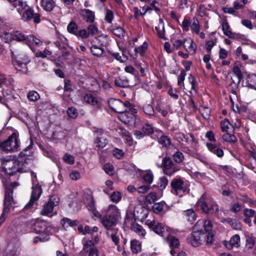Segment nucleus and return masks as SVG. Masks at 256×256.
<instances>
[{
	"label": "nucleus",
	"instance_id": "nucleus-26",
	"mask_svg": "<svg viewBox=\"0 0 256 256\" xmlns=\"http://www.w3.org/2000/svg\"><path fill=\"white\" fill-rule=\"evenodd\" d=\"M92 54L97 57H101L104 52V49L102 46H99L97 45H93L90 48Z\"/></svg>",
	"mask_w": 256,
	"mask_h": 256
},
{
	"label": "nucleus",
	"instance_id": "nucleus-50",
	"mask_svg": "<svg viewBox=\"0 0 256 256\" xmlns=\"http://www.w3.org/2000/svg\"><path fill=\"white\" fill-rule=\"evenodd\" d=\"M158 141L160 144L166 148L168 147L171 144L170 140L166 136H162Z\"/></svg>",
	"mask_w": 256,
	"mask_h": 256
},
{
	"label": "nucleus",
	"instance_id": "nucleus-49",
	"mask_svg": "<svg viewBox=\"0 0 256 256\" xmlns=\"http://www.w3.org/2000/svg\"><path fill=\"white\" fill-rule=\"evenodd\" d=\"M191 29L192 31L198 34L200 32L199 22L196 18H192V20Z\"/></svg>",
	"mask_w": 256,
	"mask_h": 256
},
{
	"label": "nucleus",
	"instance_id": "nucleus-1",
	"mask_svg": "<svg viewBox=\"0 0 256 256\" xmlns=\"http://www.w3.org/2000/svg\"><path fill=\"white\" fill-rule=\"evenodd\" d=\"M214 234L212 233L204 232L203 230H194L187 238L188 242L194 247H198L206 242L211 244L214 240Z\"/></svg>",
	"mask_w": 256,
	"mask_h": 256
},
{
	"label": "nucleus",
	"instance_id": "nucleus-17",
	"mask_svg": "<svg viewBox=\"0 0 256 256\" xmlns=\"http://www.w3.org/2000/svg\"><path fill=\"white\" fill-rule=\"evenodd\" d=\"M25 43L32 50L34 46H42V42L40 39L34 37L33 35L26 36Z\"/></svg>",
	"mask_w": 256,
	"mask_h": 256
},
{
	"label": "nucleus",
	"instance_id": "nucleus-36",
	"mask_svg": "<svg viewBox=\"0 0 256 256\" xmlns=\"http://www.w3.org/2000/svg\"><path fill=\"white\" fill-rule=\"evenodd\" d=\"M168 180L166 176H162L160 178L158 181L157 183V187L160 190H162L165 189L168 186Z\"/></svg>",
	"mask_w": 256,
	"mask_h": 256
},
{
	"label": "nucleus",
	"instance_id": "nucleus-15",
	"mask_svg": "<svg viewBox=\"0 0 256 256\" xmlns=\"http://www.w3.org/2000/svg\"><path fill=\"white\" fill-rule=\"evenodd\" d=\"M94 143L99 148H104L108 144L107 135L104 133H97Z\"/></svg>",
	"mask_w": 256,
	"mask_h": 256
},
{
	"label": "nucleus",
	"instance_id": "nucleus-54",
	"mask_svg": "<svg viewBox=\"0 0 256 256\" xmlns=\"http://www.w3.org/2000/svg\"><path fill=\"white\" fill-rule=\"evenodd\" d=\"M40 96L39 94L34 90L30 92L28 94V99L32 102H35L40 98Z\"/></svg>",
	"mask_w": 256,
	"mask_h": 256
},
{
	"label": "nucleus",
	"instance_id": "nucleus-29",
	"mask_svg": "<svg viewBox=\"0 0 256 256\" xmlns=\"http://www.w3.org/2000/svg\"><path fill=\"white\" fill-rule=\"evenodd\" d=\"M114 84L117 86L125 88L128 86V81L125 77H118L114 80Z\"/></svg>",
	"mask_w": 256,
	"mask_h": 256
},
{
	"label": "nucleus",
	"instance_id": "nucleus-23",
	"mask_svg": "<svg viewBox=\"0 0 256 256\" xmlns=\"http://www.w3.org/2000/svg\"><path fill=\"white\" fill-rule=\"evenodd\" d=\"M40 6L46 12H51L56 6V2L54 0H41Z\"/></svg>",
	"mask_w": 256,
	"mask_h": 256
},
{
	"label": "nucleus",
	"instance_id": "nucleus-21",
	"mask_svg": "<svg viewBox=\"0 0 256 256\" xmlns=\"http://www.w3.org/2000/svg\"><path fill=\"white\" fill-rule=\"evenodd\" d=\"M30 61L28 58H26L24 62H22L19 60H16L14 61V64L17 70L22 71L23 72H26L27 69L26 65Z\"/></svg>",
	"mask_w": 256,
	"mask_h": 256
},
{
	"label": "nucleus",
	"instance_id": "nucleus-38",
	"mask_svg": "<svg viewBox=\"0 0 256 256\" xmlns=\"http://www.w3.org/2000/svg\"><path fill=\"white\" fill-rule=\"evenodd\" d=\"M220 127L223 132H228L229 129H232L234 130L232 125L230 124L228 119H224L220 122Z\"/></svg>",
	"mask_w": 256,
	"mask_h": 256
},
{
	"label": "nucleus",
	"instance_id": "nucleus-12",
	"mask_svg": "<svg viewBox=\"0 0 256 256\" xmlns=\"http://www.w3.org/2000/svg\"><path fill=\"white\" fill-rule=\"evenodd\" d=\"M117 220L114 218L106 215L101 219V222L103 226L107 230V231H112L114 229H116L114 227L118 223Z\"/></svg>",
	"mask_w": 256,
	"mask_h": 256
},
{
	"label": "nucleus",
	"instance_id": "nucleus-24",
	"mask_svg": "<svg viewBox=\"0 0 256 256\" xmlns=\"http://www.w3.org/2000/svg\"><path fill=\"white\" fill-rule=\"evenodd\" d=\"M206 146L210 151L215 154L218 157L222 158L224 156V151L217 146L211 143H207Z\"/></svg>",
	"mask_w": 256,
	"mask_h": 256
},
{
	"label": "nucleus",
	"instance_id": "nucleus-52",
	"mask_svg": "<svg viewBox=\"0 0 256 256\" xmlns=\"http://www.w3.org/2000/svg\"><path fill=\"white\" fill-rule=\"evenodd\" d=\"M88 32L89 35L94 36L98 34V29L96 24H90L88 28Z\"/></svg>",
	"mask_w": 256,
	"mask_h": 256
},
{
	"label": "nucleus",
	"instance_id": "nucleus-33",
	"mask_svg": "<svg viewBox=\"0 0 256 256\" xmlns=\"http://www.w3.org/2000/svg\"><path fill=\"white\" fill-rule=\"evenodd\" d=\"M222 30L224 32V34L229 38H232L233 37V34L230 30V25L226 21H224L222 22Z\"/></svg>",
	"mask_w": 256,
	"mask_h": 256
},
{
	"label": "nucleus",
	"instance_id": "nucleus-47",
	"mask_svg": "<svg viewBox=\"0 0 256 256\" xmlns=\"http://www.w3.org/2000/svg\"><path fill=\"white\" fill-rule=\"evenodd\" d=\"M226 220L232 227L234 229L236 230H240L241 229L242 226L240 223L238 222L236 220L228 218Z\"/></svg>",
	"mask_w": 256,
	"mask_h": 256
},
{
	"label": "nucleus",
	"instance_id": "nucleus-22",
	"mask_svg": "<svg viewBox=\"0 0 256 256\" xmlns=\"http://www.w3.org/2000/svg\"><path fill=\"white\" fill-rule=\"evenodd\" d=\"M184 48L190 54H195L196 50V47L194 46V41L190 38L184 40Z\"/></svg>",
	"mask_w": 256,
	"mask_h": 256
},
{
	"label": "nucleus",
	"instance_id": "nucleus-19",
	"mask_svg": "<svg viewBox=\"0 0 256 256\" xmlns=\"http://www.w3.org/2000/svg\"><path fill=\"white\" fill-rule=\"evenodd\" d=\"M107 212L108 214L106 215L118 221V220L120 217V212L116 206L114 204L110 205Z\"/></svg>",
	"mask_w": 256,
	"mask_h": 256
},
{
	"label": "nucleus",
	"instance_id": "nucleus-43",
	"mask_svg": "<svg viewBox=\"0 0 256 256\" xmlns=\"http://www.w3.org/2000/svg\"><path fill=\"white\" fill-rule=\"evenodd\" d=\"M223 140L228 142H236L237 141V138L236 136L233 134H230L228 132L222 136Z\"/></svg>",
	"mask_w": 256,
	"mask_h": 256
},
{
	"label": "nucleus",
	"instance_id": "nucleus-59",
	"mask_svg": "<svg viewBox=\"0 0 256 256\" xmlns=\"http://www.w3.org/2000/svg\"><path fill=\"white\" fill-rule=\"evenodd\" d=\"M142 109L144 112L148 115L152 116L154 114V110L152 106L150 104L144 105Z\"/></svg>",
	"mask_w": 256,
	"mask_h": 256
},
{
	"label": "nucleus",
	"instance_id": "nucleus-35",
	"mask_svg": "<svg viewBox=\"0 0 256 256\" xmlns=\"http://www.w3.org/2000/svg\"><path fill=\"white\" fill-rule=\"evenodd\" d=\"M142 178L145 182L148 184H150L153 182L154 174L151 171H146L143 174Z\"/></svg>",
	"mask_w": 256,
	"mask_h": 256
},
{
	"label": "nucleus",
	"instance_id": "nucleus-58",
	"mask_svg": "<svg viewBox=\"0 0 256 256\" xmlns=\"http://www.w3.org/2000/svg\"><path fill=\"white\" fill-rule=\"evenodd\" d=\"M86 206L89 210L94 212L95 216H100L99 212L96 210L94 202L92 198H90V203L87 204Z\"/></svg>",
	"mask_w": 256,
	"mask_h": 256
},
{
	"label": "nucleus",
	"instance_id": "nucleus-4",
	"mask_svg": "<svg viewBox=\"0 0 256 256\" xmlns=\"http://www.w3.org/2000/svg\"><path fill=\"white\" fill-rule=\"evenodd\" d=\"M19 148V140L16 133H12L6 140L0 143V148L4 152H14Z\"/></svg>",
	"mask_w": 256,
	"mask_h": 256
},
{
	"label": "nucleus",
	"instance_id": "nucleus-48",
	"mask_svg": "<svg viewBox=\"0 0 256 256\" xmlns=\"http://www.w3.org/2000/svg\"><path fill=\"white\" fill-rule=\"evenodd\" d=\"M142 130H143L146 136L152 134L154 132L152 126L148 123L144 124L142 128Z\"/></svg>",
	"mask_w": 256,
	"mask_h": 256
},
{
	"label": "nucleus",
	"instance_id": "nucleus-32",
	"mask_svg": "<svg viewBox=\"0 0 256 256\" xmlns=\"http://www.w3.org/2000/svg\"><path fill=\"white\" fill-rule=\"evenodd\" d=\"M130 246L132 251L134 254H138L142 250L141 244L136 240H134L131 242Z\"/></svg>",
	"mask_w": 256,
	"mask_h": 256
},
{
	"label": "nucleus",
	"instance_id": "nucleus-60",
	"mask_svg": "<svg viewBox=\"0 0 256 256\" xmlns=\"http://www.w3.org/2000/svg\"><path fill=\"white\" fill-rule=\"evenodd\" d=\"M12 38L16 39L18 41H22L24 40L26 42V36H24L23 34L20 32H14Z\"/></svg>",
	"mask_w": 256,
	"mask_h": 256
},
{
	"label": "nucleus",
	"instance_id": "nucleus-13",
	"mask_svg": "<svg viewBox=\"0 0 256 256\" xmlns=\"http://www.w3.org/2000/svg\"><path fill=\"white\" fill-rule=\"evenodd\" d=\"M234 76L232 78L231 86L234 88H238L241 80L242 78L241 70L238 66H235L233 68Z\"/></svg>",
	"mask_w": 256,
	"mask_h": 256
},
{
	"label": "nucleus",
	"instance_id": "nucleus-14",
	"mask_svg": "<svg viewBox=\"0 0 256 256\" xmlns=\"http://www.w3.org/2000/svg\"><path fill=\"white\" fill-rule=\"evenodd\" d=\"M82 18L86 22L93 23L95 20V14L88 9H82L80 12Z\"/></svg>",
	"mask_w": 256,
	"mask_h": 256
},
{
	"label": "nucleus",
	"instance_id": "nucleus-9",
	"mask_svg": "<svg viewBox=\"0 0 256 256\" xmlns=\"http://www.w3.org/2000/svg\"><path fill=\"white\" fill-rule=\"evenodd\" d=\"M60 198L58 196H53L50 197L49 200L45 204L40 211V214L43 216H48L53 211L54 208L58 204Z\"/></svg>",
	"mask_w": 256,
	"mask_h": 256
},
{
	"label": "nucleus",
	"instance_id": "nucleus-18",
	"mask_svg": "<svg viewBox=\"0 0 256 256\" xmlns=\"http://www.w3.org/2000/svg\"><path fill=\"white\" fill-rule=\"evenodd\" d=\"M240 245V236L238 234L234 235L228 242L226 243V247L229 249L233 248H238Z\"/></svg>",
	"mask_w": 256,
	"mask_h": 256
},
{
	"label": "nucleus",
	"instance_id": "nucleus-46",
	"mask_svg": "<svg viewBox=\"0 0 256 256\" xmlns=\"http://www.w3.org/2000/svg\"><path fill=\"white\" fill-rule=\"evenodd\" d=\"M121 136L125 138L126 140L130 142H132V138L131 134L126 129L120 128L118 132Z\"/></svg>",
	"mask_w": 256,
	"mask_h": 256
},
{
	"label": "nucleus",
	"instance_id": "nucleus-25",
	"mask_svg": "<svg viewBox=\"0 0 256 256\" xmlns=\"http://www.w3.org/2000/svg\"><path fill=\"white\" fill-rule=\"evenodd\" d=\"M183 214L186 220L190 222H193L196 218V214L192 209H188L183 212Z\"/></svg>",
	"mask_w": 256,
	"mask_h": 256
},
{
	"label": "nucleus",
	"instance_id": "nucleus-5",
	"mask_svg": "<svg viewBox=\"0 0 256 256\" xmlns=\"http://www.w3.org/2000/svg\"><path fill=\"white\" fill-rule=\"evenodd\" d=\"M24 163L19 160H11L6 162L4 164V171L10 176L15 174L16 172H21L22 171Z\"/></svg>",
	"mask_w": 256,
	"mask_h": 256
},
{
	"label": "nucleus",
	"instance_id": "nucleus-40",
	"mask_svg": "<svg viewBox=\"0 0 256 256\" xmlns=\"http://www.w3.org/2000/svg\"><path fill=\"white\" fill-rule=\"evenodd\" d=\"M100 46H106L109 44L110 39L108 36L102 34L97 38Z\"/></svg>",
	"mask_w": 256,
	"mask_h": 256
},
{
	"label": "nucleus",
	"instance_id": "nucleus-10",
	"mask_svg": "<svg viewBox=\"0 0 256 256\" xmlns=\"http://www.w3.org/2000/svg\"><path fill=\"white\" fill-rule=\"evenodd\" d=\"M48 224L44 220H32L31 221L32 230L35 233H42L48 232Z\"/></svg>",
	"mask_w": 256,
	"mask_h": 256
},
{
	"label": "nucleus",
	"instance_id": "nucleus-28",
	"mask_svg": "<svg viewBox=\"0 0 256 256\" xmlns=\"http://www.w3.org/2000/svg\"><path fill=\"white\" fill-rule=\"evenodd\" d=\"M34 14V10L32 8H28L23 12L22 16V19L25 22H28L32 18Z\"/></svg>",
	"mask_w": 256,
	"mask_h": 256
},
{
	"label": "nucleus",
	"instance_id": "nucleus-7",
	"mask_svg": "<svg viewBox=\"0 0 256 256\" xmlns=\"http://www.w3.org/2000/svg\"><path fill=\"white\" fill-rule=\"evenodd\" d=\"M146 224L148 227L156 234L163 237L167 236L168 228L162 224L155 220H148Z\"/></svg>",
	"mask_w": 256,
	"mask_h": 256
},
{
	"label": "nucleus",
	"instance_id": "nucleus-16",
	"mask_svg": "<svg viewBox=\"0 0 256 256\" xmlns=\"http://www.w3.org/2000/svg\"><path fill=\"white\" fill-rule=\"evenodd\" d=\"M136 112H134L132 110H124L120 113V120L124 123H130L132 122L134 117V114Z\"/></svg>",
	"mask_w": 256,
	"mask_h": 256
},
{
	"label": "nucleus",
	"instance_id": "nucleus-63",
	"mask_svg": "<svg viewBox=\"0 0 256 256\" xmlns=\"http://www.w3.org/2000/svg\"><path fill=\"white\" fill-rule=\"evenodd\" d=\"M76 36L78 38H80L82 39H86L88 38L90 35L86 30L82 29L78 30L77 34H76Z\"/></svg>",
	"mask_w": 256,
	"mask_h": 256
},
{
	"label": "nucleus",
	"instance_id": "nucleus-39",
	"mask_svg": "<svg viewBox=\"0 0 256 256\" xmlns=\"http://www.w3.org/2000/svg\"><path fill=\"white\" fill-rule=\"evenodd\" d=\"M118 229H114V230L109 232H106V234L108 237H110L112 242L114 243V244L116 246L119 243V238L116 236V234L117 232Z\"/></svg>",
	"mask_w": 256,
	"mask_h": 256
},
{
	"label": "nucleus",
	"instance_id": "nucleus-3",
	"mask_svg": "<svg viewBox=\"0 0 256 256\" xmlns=\"http://www.w3.org/2000/svg\"><path fill=\"white\" fill-rule=\"evenodd\" d=\"M198 203L200 205L202 212L205 214H216L219 212L218 205L204 194L202 196Z\"/></svg>",
	"mask_w": 256,
	"mask_h": 256
},
{
	"label": "nucleus",
	"instance_id": "nucleus-44",
	"mask_svg": "<svg viewBox=\"0 0 256 256\" xmlns=\"http://www.w3.org/2000/svg\"><path fill=\"white\" fill-rule=\"evenodd\" d=\"M173 158L174 160V161L178 163V164H180L182 163L184 159V156L183 154L180 152L179 150H177L173 155Z\"/></svg>",
	"mask_w": 256,
	"mask_h": 256
},
{
	"label": "nucleus",
	"instance_id": "nucleus-51",
	"mask_svg": "<svg viewBox=\"0 0 256 256\" xmlns=\"http://www.w3.org/2000/svg\"><path fill=\"white\" fill-rule=\"evenodd\" d=\"M180 170V167L174 163L172 166H170V170L166 171H164V173L168 176H171Z\"/></svg>",
	"mask_w": 256,
	"mask_h": 256
},
{
	"label": "nucleus",
	"instance_id": "nucleus-27",
	"mask_svg": "<svg viewBox=\"0 0 256 256\" xmlns=\"http://www.w3.org/2000/svg\"><path fill=\"white\" fill-rule=\"evenodd\" d=\"M131 229L140 236H144L146 232L142 226L138 224H134L131 226Z\"/></svg>",
	"mask_w": 256,
	"mask_h": 256
},
{
	"label": "nucleus",
	"instance_id": "nucleus-41",
	"mask_svg": "<svg viewBox=\"0 0 256 256\" xmlns=\"http://www.w3.org/2000/svg\"><path fill=\"white\" fill-rule=\"evenodd\" d=\"M68 31L73 34L76 36L78 32V26L74 22L69 23L67 27Z\"/></svg>",
	"mask_w": 256,
	"mask_h": 256
},
{
	"label": "nucleus",
	"instance_id": "nucleus-37",
	"mask_svg": "<svg viewBox=\"0 0 256 256\" xmlns=\"http://www.w3.org/2000/svg\"><path fill=\"white\" fill-rule=\"evenodd\" d=\"M14 6L17 8L18 11L20 13L22 10H26L29 6L26 2L22 0H18L13 4Z\"/></svg>",
	"mask_w": 256,
	"mask_h": 256
},
{
	"label": "nucleus",
	"instance_id": "nucleus-62",
	"mask_svg": "<svg viewBox=\"0 0 256 256\" xmlns=\"http://www.w3.org/2000/svg\"><path fill=\"white\" fill-rule=\"evenodd\" d=\"M114 18V12L110 10H107L106 12L105 20L111 24Z\"/></svg>",
	"mask_w": 256,
	"mask_h": 256
},
{
	"label": "nucleus",
	"instance_id": "nucleus-34",
	"mask_svg": "<svg viewBox=\"0 0 256 256\" xmlns=\"http://www.w3.org/2000/svg\"><path fill=\"white\" fill-rule=\"evenodd\" d=\"M95 247L94 242L92 240H88L84 243L82 250L88 253Z\"/></svg>",
	"mask_w": 256,
	"mask_h": 256
},
{
	"label": "nucleus",
	"instance_id": "nucleus-20",
	"mask_svg": "<svg viewBox=\"0 0 256 256\" xmlns=\"http://www.w3.org/2000/svg\"><path fill=\"white\" fill-rule=\"evenodd\" d=\"M166 236L167 241L168 242V243L170 246V248H173L170 250V254L173 256L176 252L174 248H178L179 246L178 240L174 236H168L167 235Z\"/></svg>",
	"mask_w": 256,
	"mask_h": 256
},
{
	"label": "nucleus",
	"instance_id": "nucleus-8",
	"mask_svg": "<svg viewBox=\"0 0 256 256\" xmlns=\"http://www.w3.org/2000/svg\"><path fill=\"white\" fill-rule=\"evenodd\" d=\"M42 193V188L40 186L36 184L32 187V192L30 200L24 208V211L32 208L34 202L38 200Z\"/></svg>",
	"mask_w": 256,
	"mask_h": 256
},
{
	"label": "nucleus",
	"instance_id": "nucleus-53",
	"mask_svg": "<svg viewBox=\"0 0 256 256\" xmlns=\"http://www.w3.org/2000/svg\"><path fill=\"white\" fill-rule=\"evenodd\" d=\"M112 33L119 38H122L124 36V30L120 26H117L113 28L112 30Z\"/></svg>",
	"mask_w": 256,
	"mask_h": 256
},
{
	"label": "nucleus",
	"instance_id": "nucleus-31",
	"mask_svg": "<svg viewBox=\"0 0 256 256\" xmlns=\"http://www.w3.org/2000/svg\"><path fill=\"white\" fill-rule=\"evenodd\" d=\"M84 100L90 104L94 106L98 104L97 98L91 94H86L84 97Z\"/></svg>",
	"mask_w": 256,
	"mask_h": 256
},
{
	"label": "nucleus",
	"instance_id": "nucleus-57",
	"mask_svg": "<svg viewBox=\"0 0 256 256\" xmlns=\"http://www.w3.org/2000/svg\"><path fill=\"white\" fill-rule=\"evenodd\" d=\"M121 199L122 195L118 192H114L110 195V200L114 202L118 203Z\"/></svg>",
	"mask_w": 256,
	"mask_h": 256
},
{
	"label": "nucleus",
	"instance_id": "nucleus-55",
	"mask_svg": "<svg viewBox=\"0 0 256 256\" xmlns=\"http://www.w3.org/2000/svg\"><path fill=\"white\" fill-rule=\"evenodd\" d=\"M255 244V238L252 236H248L246 238V246L248 249H252Z\"/></svg>",
	"mask_w": 256,
	"mask_h": 256
},
{
	"label": "nucleus",
	"instance_id": "nucleus-11",
	"mask_svg": "<svg viewBox=\"0 0 256 256\" xmlns=\"http://www.w3.org/2000/svg\"><path fill=\"white\" fill-rule=\"evenodd\" d=\"M204 228V232L212 233L211 230L212 228V222L209 220H206L205 221L202 220H198L194 227V230H198Z\"/></svg>",
	"mask_w": 256,
	"mask_h": 256
},
{
	"label": "nucleus",
	"instance_id": "nucleus-2",
	"mask_svg": "<svg viewBox=\"0 0 256 256\" xmlns=\"http://www.w3.org/2000/svg\"><path fill=\"white\" fill-rule=\"evenodd\" d=\"M108 104L111 110L116 112L120 114L126 110H132V112H137L134 106L129 102H123L118 99L112 98L108 100Z\"/></svg>",
	"mask_w": 256,
	"mask_h": 256
},
{
	"label": "nucleus",
	"instance_id": "nucleus-42",
	"mask_svg": "<svg viewBox=\"0 0 256 256\" xmlns=\"http://www.w3.org/2000/svg\"><path fill=\"white\" fill-rule=\"evenodd\" d=\"M170 42L172 43L174 50H178L182 46L184 47V40H181L172 39Z\"/></svg>",
	"mask_w": 256,
	"mask_h": 256
},
{
	"label": "nucleus",
	"instance_id": "nucleus-61",
	"mask_svg": "<svg viewBox=\"0 0 256 256\" xmlns=\"http://www.w3.org/2000/svg\"><path fill=\"white\" fill-rule=\"evenodd\" d=\"M216 38L206 42V48L208 53H210L212 48L216 44Z\"/></svg>",
	"mask_w": 256,
	"mask_h": 256
},
{
	"label": "nucleus",
	"instance_id": "nucleus-45",
	"mask_svg": "<svg viewBox=\"0 0 256 256\" xmlns=\"http://www.w3.org/2000/svg\"><path fill=\"white\" fill-rule=\"evenodd\" d=\"M157 200V195L154 192H150L146 196V201L149 204L154 203Z\"/></svg>",
	"mask_w": 256,
	"mask_h": 256
},
{
	"label": "nucleus",
	"instance_id": "nucleus-64",
	"mask_svg": "<svg viewBox=\"0 0 256 256\" xmlns=\"http://www.w3.org/2000/svg\"><path fill=\"white\" fill-rule=\"evenodd\" d=\"M104 169L105 172L109 174L110 176H112L114 174V168L112 165L110 164H104Z\"/></svg>",
	"mask_w": 256,
	"mask_h": 256
},
{
	"label": "nucleus",
	"instance_id": "nucleus-6",
	"mask_svg": "<svg viewBox=\"0 0 256 256\" xmlns=\"http://www.w3.org/2000/svg\"><path fill=\"white\" fill-rule=\"evenodd\" d=\"M170 186L171 187V192L176 196L186 192L187 188L186 184L183 178L180 177L173 178L170 182Z\"/></svg>",
	"mask_w": 256,
	"mask_h": 256
},
{
	"label": "nucleus",
	"instance_id": "nucleus-56",
	"mask_svg": "<svg viewBox=\"0 0 256 256\" xmlns=\"http://www.w3.org/2000/svg\"><path fill=\"white\" fill-rule=\"evenodd\" d=\"M68 116L72 118H76L78 115L77 110L73 107H69L67 110Z\"/></svg>",
	"mask_w": 256,
	"mask_h": 256
},
{
	"label": "nucleus",
	"instance_id": "nucleus-30",
	"mask_svg": "<svg viewBox=\"0 0 256 256\" xmlns=\"http://www.w3.org/2000/svg\"><path fill=\"white\" fill-rule=\"evenodd\" d=\"M173 164V162L170 157L166 156L164 158L161 164V166L164 168V172L170 170V166H172Z\"/></svg>",
	"mask_w": 256,
	"mask_h": 256
}]
</instances>
